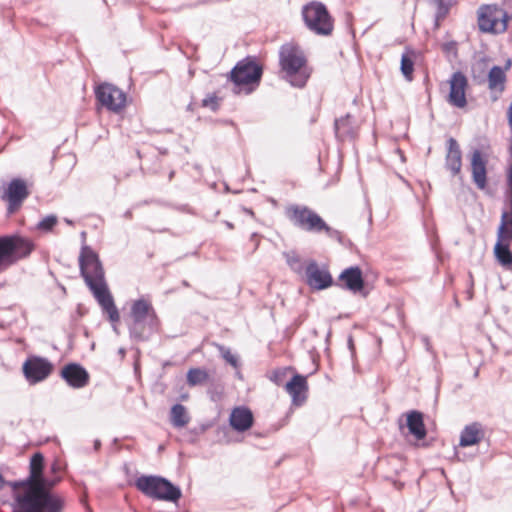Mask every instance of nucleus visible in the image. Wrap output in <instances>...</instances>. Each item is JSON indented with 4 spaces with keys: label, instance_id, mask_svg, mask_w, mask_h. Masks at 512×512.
<instances>
[{
    "label": "nucleus",
    "instance_id": "1a4fd4ad",
    "mask_svg": "<svg viewBox=\"0 0 512 512\" xmlns=\"http://www.w3.org/2000/svg\"><path fill=\"white\" fill-rule=\"evenodd\" d=\"M511 16L498 4H482L477 10L478 29L482 33L502 34Z\"/></svg>",
    "mask_w": 512,
    "mask_h": 512
},
{
    "label": "nucleus",
    "instance_id": "6e6552de",
    "mask_svg": "<svg viewBox=\"0 0 512 512\" xmlns=\"http://www.w3.org/2000/svg\"><path fill=\"white\" fill-rule=\"evenodd\" d=\"M35 244L19 234L0 236V266H11L29 257Z\"/></svg>",
    "mask_w": 512,
    "mask_h": 512
},
{
    "label": "nucleus",
    "instance_id": "2f4dec72",
    "mask_svg": "<svg viewBox=\"0 0 512 512\" xmlns=\"http://www.w3.org/2000/svg\"><path fill=\"white\" fill-rule=\"evenodd\" d=\"M292 367H281L274 369L268 374V379L277 386H284L288 373L293 372Z\"/></svg>",
    "mask_w": 512,
    "mask_h": 512
},
{
    "label": "nucleus",
    "instance_id": "393cba45",
    "mask_svg": "<svg viewBox=\"0 0 512 512\" xmlns=\"http://www.w3.org/2000/svg\"><path fill=\"white\" fill-rule=\"evenodd\" d=\"M485 437L483 425L480 422H473L466 425L460 434L459 445L469 447L480 443Z\"/></svg>",
    "mask_w": 512,
    "mask_h": 512
},
{
    "label": "nucleus",
    "instance_id": "f8f14e48",
    "mask_svg": "<svg viewBox=\"0 0 512 512\" xmlns=\"http://www.w3.org/2000/svg\"><path fill=\"white\" fill-rule=\"evenodd\" d=\"M334 286L342 290H347L354 295L358 294L364 298L369 295L363 272L357 265L345 268L339 274Z\"/></svg>",
    "mask_w": 512,
    "mask_h": 512
},
{
    "label": "nucleus",
    "instance_id": "aec40b11",
    "mask_svg": "<svg viewBox=\"0 0 512 512\" xmlns=\"http://www.w3.org/2000/svg\"><path fill=\"white\" fill-rule=\"evenodd\" d=\"M445 169L450 172L452 177L463 179L461 175L462 169V151L457 140L450 137L447 140V151L445 155Z\"/></svg>",
    "mask_w": 512,
    "mask_h": 512
},
{
    "label": "nucleus",
    "instance_id": "4d7b16f0",
    "mask_svg": "<svg viewBox=\"0 0 512 512\" xmlns=\"http://www.w3.org/2000/svg\"><path fill=\"white\" fill-rule=\"evenodd\" d=\"M85 237H86V232H85V231H83V232L81 233V238H83V240H85Z\"/></svg>",
    "mask_w": 512,
    "mask_h": 512
},
{
    "label": "nucleus",
    "instance_id": "e433bc0d",
    "mask_svg": "<svg viewBox=\"0 0 512 512\" xmlns=\"http://www.w3.org/2000/svg\"><path fill=\"white\" fill-rule=\"evenodd\" d=\"M501 241L502 243H508L511 244L512 242V228L507 227L504 223H500L498 229H497V240Z\"/></svg>",
    "mask_w": 512,
    "mask_h": 512
},
{
    "label": "nucleus",
    "instance_id": "8fccbe9b",
    "mask_svg": "<svg viewBox=\"0 0 512 512\" xmlns=\"http://www.w3.org/2000/svg\"><path fill=\"white\" fill-rule=\"evenodd\" d=\"M348 344H349V347L352 348L353 347V340H352V337L350 336L349 339H348Z\"/></svg>",
    "mask_w": 512,
    "mask_h": 512
},
{
    "label": "nucleus",
    "instance_id": "20e7f679",
    "mask_svg": "<svg viewBox=\"0 0 512 512\" xmlns=\"http://www.w3.org/2000/svg\"><path fill=\"white\" fill-rule=\"evenodd\" d=\"M160 327V319L152 303L139 298L131 304L128 322L130 339L134 342L148 341Z\"/></svg>",
    "mask_w": 512,
    "mask_h": 512
},
{
    "label": "nucleus",
    "instance_id": "58836bf2",
    "mask_svg": "<svg viewBox=\"0 0 512 512\" xmlns=\"http://www.w3.org/2000/svg\"><path fill=\"white\" fill-rule=\"evenodd\" d=\"M202 106L210 108L211 111L216 112L220 105H219V98L215 93L208 94L203 100H202Z\"/></svg>",
    "mask_w": 512,
    "mask_h": 512
},
{
    "label": "nucleus",
    "instance_id": "5fc2aeb1",
    "mask_svg": "<svg viewBox=\"0 0 512 512\" xmlns=\"http://www.w3.org/2000/svg\"><path fill=\"white\" fill-rule=\"evenodd\" d=\"M507 227H511L512 228V219L507 220Z\"/></svg>",
    "mask_w": 512,
    "mask_h": 512
},
{
    "label": "nucleus",
    "instance_id": "ddd939ff",
    "mask_svg": "<svg viewBox=\"0 0 512 512\" xmlns=\"http://www.w3.org/2000/svg\"><path fill=\"white\" fill-rule=\"evenodd\" d=\"M304 280L312 290L321 291L335 285V281L327 266H320L311 259L305 265Z\"/></svg>",
    "mask_w": 512,
    "mask_h": 512
},
{
    "label": "nucleus",
    "instance_id": "6e6d98bb",
    "mask_svg": "<svg viewBox=\"0 0 512 512\" xmlns=\"http://www.w3.org/2000/svg\"><path fill=\"white\" fill-rule=\"evenodd\" d=\"M226 225H227V227H228V228H230V229H233V227H234V226H233V224H232V223H230V222H227V223H226Z\"/></svg>",
    "mask_w": 512,
    "mask_h": 512
},
{
    "label": "nucleus",
    "instance_id": "3c124183",
    "mask_svg": "<svg viewBox=\"0 0 512 512\" xmlns=\"http://www.w3.org/2000/svg\"><path fill=\"white\" fill-rule=\"evenodd\" d=\"M174 175H175V172H174V171H171V172L169 173V176H168L169 180H172V178L174 177Z\"/></svg>",
    "mask_w": 512,
    "mask_h": 512
},
{
    "label": "nucleus",
    "instance_id": "c03bdc74",
    "mask_svg": "<svg viewBox=\"0 0 512 512\" xmlns=\"http://www.w3.org/2000/svg\"><path fill=\"white\" fill-rule=\"evenodd\" d=\"M6 480L4 479L3 475L0 473V490L4 488L6 485Z\"/></svg>",
    "mask_w": 512,
    "mask_h": 512
},
{
    "label": "nucleus",
    "instance_id": "ea45409f",
    "mask_svg": "<svg viewBox=\"0 0 512 512\" xmlns=\"http://www.w3.org/2000/svg\"><path fill=\"white\" fill-rule=\"evenodd\" d=\"M505 203L508 206V209L502 211L500 223L505 222V225H507V220L512 219V201L511 199L505 198Z\"/></svg>",
    "mask_w": 512,
    "mask_h": 512
},
{
    "label": "nucleus",
    "instance_id": "cd10ccee",
    "mask_svg": "<svg viewBox=\"0 0 512 512\" xmlns=\"http://www.w3.org/2000/svg\"><path fill=\"white\" fill-rule=\"evenodd\" d=\"M413 55H414V51L407 48L401 56L400 70H401L402 75L404 76V78L407 81L413 80V72H414Z\"/></svg>",
    "mask_w": 512,
    "mask_h": 512
},
{
    "label": "nucleus",
    "instance_id": "c756f323",
    "mask_svg": "<svg viewBox=\"0 0 512 512\" xmlns=\"http://www.w3.org/2000/svg\"><path fill=\"white\" fill-rule=\"evenodd\" d=\"M189 422V416L184 405L174 404L171 408V423L174 427H184Z\"/></svg>",
    "mask_w": 512,
    "mask_h": 512
},
{
    "label": "nucleus",
    "instance_id": "c9c22d12",
    "mask_svg": "<svg viewBox=\"0 0 512 512\" xmlns=\"http://www.w3.org/2000/svg\"><path fill=\"white\" fill-rule=\"evenodd\" d=\"M219 351L223 357V359L229 363L232 367H234L235 369H238L240 367V361H239V358L232 354V352L230 351L229 348L223 346V345H219Z\"/></svg>",
    "mask_w": 512,
    "mask_h": 512
},
{
    "label": "nucleus",
    "instance_id": "4be33fe9",
    "mask_svg": "<svg viewBox=\"0 0 512 512\" xmlns=\"http://www.w3.org/2000/svg\"><path fill=\"white\" fill-rule=\"evenodd\" d=\"M254 423L252 411L246 406H237L232 409L229 416V424L238 433L248 431Z\"/></svg>",
    "mask_w": 512,
    "mask_h": 512
},
{
    "label": "nucleus",
    "instance_id": "7ed1b4c3",
    "mask_svg": "<svg viewBox=\"0 0 512 512\" xmlns=\"http://www.w3.org/2000/svg\"><path fill=\"white\" fill-rule=\"evenodd\" d=\"M279 67L281 79L294 88H304L312 74L304 51L294 43H284L280 46Z\"/></svg>",
    "mask_w": 512,
    "mask_h": 512
},
{
    "label": "nucleus",
    "instance_id": "423d86ee",
    "mask_svg": "<svg viewBox=\"0 0 512 512\" xmlns=\"http://www.w3.org/2000/svg\"><path fill=\"white\" fill-rule=\"evenodd\" d=\"M301 16L305 27L317 36L329 37L334 31V18L326 5L320 1H310L302 6Z\"/></svg>",
    "mask_w": 512,
    "mask_h": 512
},
{
    "label": "nucleus",
    "instance_id": "4468645a",
    "mask_svg": "<svg viewBox=\"0 0 512 512\" xmlns=\"http://www.w3.org/2000/svg\"><path fill=\"white\" fill-rule=\"evenodd\" d=\"M97 101L107 110L118 113L126 105V94L109 83H102L95 89Z\"/></svg>",
    "mask_w": 512,
    "mask_h": 512
},
{
    "label": "nucleus",
    "instance_id": "a878e982",
    "mask_svg": "<svg viewBox=\"0 0 512 512\" xmlns=\"http://www.w3.org/2000/svg\"><path fill=\"white\" fill-rule=\"evenodd\" d=\"M406 427L409 433L417 440H423L427 435L424 415L418 410H411L406 413Z\"/></svg>",
    "mask_w": 512,
    "mask_h": 512
},
{
    "label": "nucleus",
    "instance_id": "79ce46f5",
    "mask_svg": "<svg viewBox=\"0 0 512 512\" xmlns=\"http://www.w3.org/2000/svg\"><path fill=\"white\" fill-rule=\"evenodd\" d=\"M452 49H456V43L455 42H447L443 45V51L449 52Z\"/></svg>",
    "mask_w": 512,
    "mask_h": 512
},
{
    "label": "nucleus",
    "instance_id": "37998d69",
    "mask_svg": "<svg viewBox=\"0 0 512 512\" xmlns=\"http://www.w3.org/2000/svg\"><path fill=\"white\" fill-rule=\"evenodd\" d=\"M59 469H60V465H59L58 461H56V460H55V461L51 464V466H50V470H51V472H52V473H57V472L59 471Z\"/></svg>",
    "mask_w": 512,
    "mask_h": 512
},
{
    "label": "nucleus",
    "instance_id": "864d4df0",
    "mask_svg": "<svg viewBox=\"0 0 512 512\" xmlns=\"http://www.w3.org/2000/svg\"><path fill=\"white\" fill-rule=\"evenodd\" d=\"M65 222L68 224V225H73V221L68 219V218H65Z\"/></svg>",
    "mask_w": 512,
    "mask_h": 512
},
{
    "label": "nucleus",
    "instance_id": "49530a36",
    "mask_svg": "<svg viewBox=\"0 0 512 512\" xmlns=\"http://www.w3.org/2000/svg\"><path fill=\"white\" fill-rule=\"evenodd\" d=\"M244 212H245L246 214H248V215L252 216V217H254V215H255V214H254V212H253V210H252V209H250V208H244Z\"/></svg>",
    "mask_w": 512,
    "mask_h": 512
},
{
    "label": "nucleus",
    "instance_id": "dca6fc26",
    "mask_svg": "<svg viewBox=\"0 0 512 512\" xmlns=\"http://www.w3.org/2000/svg\"><path fill=\"white\" fill-rule=\"evenodd\" d=\"M29 194L30 191L27 187L26 181L21 178H13L1 196L2 200L8 203V213H14L22 205Z\"/></svg>",
    "mask_w": 512,
    "mask_h": 512
},
{
    "label": "nucleus",
    "instance_id": "09e8293b",
    "mask_svg": "<svg viewBox=\"0 0 512 512\" xmlns=\"http://www.w3.org/2000/svg\"><path fill=\"white\" fill-rule=\"evenodd\" d=\"M124 217L125 218H132V211L131 210H127L125 213H124Z\"/></svg>",
    "mask_w": 512,
    "mask_h": 512
},
{
    "label": "nucleus",
    "instance_id": "4c0bfd02",
    "mask_svg": "<svg viewBox=\"0 0 512 512\" xmlns=\"http://www.w3.org/2000/svg\"><path fill=\"white\" fill-rule=\"evenodd\" d=\"M437 4L436 20L444 19L449 12L452 0H435Z\"/></svg>",
    "mask_w": 512,
    "mask_h": 512
},
{
    "label": "nucleus",
    "instance_id": "f3484780",
    "mask_svg": "<svg viewBox=\"0 0 512 512\" xmlns=\"http://www.w3.org/2000/svg\"><path fill=\"white\" fill-rule=\"evenodd\" d=\"M449 83L447 101L454 107L464 108L467 105L466 90L468 79L462 71L452 73Z\"/></svg>",
    "mask_w": 512,
    "mask_h": 512
},
{
    "label": "nucleus",
    "instance_id": "39448f33",
    "mask_svg": "<svg viewBox=\"0 0 512 512\" xmlns=\"http://www.w3.org/2000/svg\"><path fill=\"white\" fill-rule=\"evenodd\" d=\"M262 75L263 67L257 58L247 56L235 64L227 78L234 85V93H239L243 88L245 94H250L259 86Z\"/></svg>",
    "mask_w": 512,
    "mask_h": 512
},
{
    "label": "nucleus",
    "instance_id": "f704fd0d",
    "mask_svg": "<svg viewBox=\"0 0 512 512\" xmlns=\"http://www.w3.org/2000/svg\"><path fill=\"white\" fill-rule=\"evenodd\" d=\"M58 219L57 216L51 214L44 217L42 220H40L37 224V229L42 232H51L55 225L57 224Z\"/></svg>",
    "mask_w": 512,
    "mask_h": 512
},
{
    "label": "nucleus",
    "instance_id": "f03ea898",
    "mask_svg": "<svg viewBox=\"0 0 512 512\" xmlns=\"http://www.w3.org/2000/svg\"><path fill=\"white\" fill-rule=\"evenodd\" d=\"M55 486H32L23 488L14 497L13 512H63L65 498L54 492Z\"/></svg>",
    "mask_w": 512,
    "mask_h": 512
},
{
    "label": "nucleus",
    "instance_id": "0eeeda50",
    "mask_svg": "<svg viewBox=\"0 0 512 512\" xmlns=\"http://www.w3.org/2000/svg\"><path fill=\"white\" fill-rule=\"evenodd\" d=\"M135 486L145 496L155 500L176 503L182 496L180 487L162 476L142 475L136 479Z\"/></svg>",
    "mask_w": 512,
    "mask_h": 512
},
{
    "label": "nucleus",
    "instance_id": "f257e3e1",
    "mask_svg": "<svg viewBox=\"0 0 512 512\" xmlns=\"http://www.w3.org/2000/svg\"><path fill=\"white\" fill-rule=\"evenodd\" d=\"M80 275L100 305L103 313L114 325L119 322L120 314L114 298L105 280V271L99 255L88 245H83L79 255Z\"/></svg>",
    "mask_w": 512,
    "mask_h": 512
},
{
    "label": "nucleus",
    "instance_id": "5701e85b",
    "mask_svg": "<svg viewBox=\"0 0 512 512\" xmlns=\"http://www.w3.org/2000/svg\"><path fill=\"white\" fill-rule=\"evenodd\" d=\"M335 137L340 142L354 140L357 136V126L355 117L350 113L335 119L334 121Z\"/></svg>",
    "mask_w": 512,
    "mask_h": 512
},
{
    "label": "nucleus",
    "instance_id": "412c9836",
    "mask_svg": "<svg viewBox=\"0 0 512 512\" xmlns=\"http://www.w3.org/2000/svg\"><path fill=\"white\" fill-rule=\"evenodd\" d=\"M285 390L292 398V404L300 407L307 400L308 382L307 377L295 373L284 385Z\"/></svg>",
    "mask_w": 512,
    "mask_h": 512
},
{
    "label": "nucleus",
    "instance_id": "a211bd4d",
    "mask_svg": "<svg viewBox=\"0 0 512 512\" xmlns=\"http://www.w3.org/2000/svg\"><path fill=\"white\" fill-rule=\"evenodd\" d=\"M488 159L479 149H474L470 157L471 178L475 186L482 191L487 188Z\"/></svg>",
    "mask_w": 512,
    "mask_h": 512
},
{
    "label": "nucleus",
    "instance_id": "de8ad7c7",
    "mask_svg": "<svg viewBox=\"0 0 512 512\" xmlns=\"http://www.w3.org/2000/svg\"><path fill=\"white\" fill-rule=\"evenodd\" d=\"M511 64H512V61L510 59L507 60V62L505 64V67H503L504 71L508 70L510 68Z\"/></svg>",
    "mask_w": 512,
    "mask_h": 512
},
{
    "label": "nucleus",
    "instance_id": "a18cd8bd",
    "mask_svg": "<svg viewBox=\"0 0 512 512\" xmlns=\"http://www.w3.org/2000/svg\"><path fill=\"white\" fill-rule=\"evenodd\" d=\"M100 447H101V441H100V440H98V439H96V440L94 441V450H95V451H98Z\"/></svg>",
    "mask_w": 512,
    "mask_h": 512
},
{
    "label": "nucleus",
    "instance_id": "603ef678",
    "mask_svg": "<svg viewBox=\"0 0 512 512\" xmlns=\"http://www.w3.org/2000/svg\"><path fill=\"white\" fill-rule=\"evenodd\" d=\"M258 237V234L257 233H252L251 234V240H255L256 238Z\"/></svg>",
    "mask_w": 512,
    "mask_h": 512
},
{
    "label": "nucleus",
    "instance_id": "c85d7f7f",
    "mask_svg": "<svg viewBox=\"0 0 512 512\" xmlns=\"http://www.w3.org/2000/svg\"><path fill=\"white\" fill-rule=\"evenodd\" d=\"M321 233H325L328 238L337 241L345 248H351L353 246V243L349 238H347L341 231L329 226L325 221L323 227H321Z\"/></svg>",
    "mask_w": 512,
    "mask_h": 512
},
{
    "label": "nucleus",
    "instance_id": "7c9ffc66",
    "mask_svg": "<svg viewBox=\"0 0 512 512\" xmlns=\"http://www.w3.org/2000/svg\"><path fill=\"white\" fill-rule=\"evenodd\" d=\"M209 379V374L205 369L191 368L187 372V383L190 386H196L205 383Z\"/></svg>",
    "mask_w": 512,
    "mask_h": 512
},
{
    "label": "nucleus",
    "instance_id": "6ab92c4d",
    "mask_svg": "<svg viewBox=\"0 0 512 512\" xmlns=\"http://www.w3.org/2000/svg\"><path fill=\"white\" fill-rule=\"evenodd\" d=\"M60 376L74 389L85 387L90 379L88 371L82 365L74 362L64 365Z\"/></svg>",
    "mask_w": 512,
    "mask_h": 512
},
{
    "label": "nucleus",
    "instance_id": "2eb2a0df",
    "mask_svg": "<svg viewBox=\"0 0 512 512\" xmlns=\"http://www.w3.org/2000/svg\"><path fill=\"white\" fill-rule=\"evenodd\" d=\"M25 379L35 385L47 379L53 371V364L44 357L29 356L22 366Z\"/></svg>",
    "mask_w": 512,
    "mask_h": 512
},
{
    "label": "nucleus",
    "instance_id": "bb28decb",
    "mask_svg": "<svg viewBox=\"0 0 512 512\" xmlns=\"http://www.w3.org/2000/svg\"><path fill=\"white\" fill-rule=\"evenodd\" d=\"M493 254L495 260L499 265H501L505 269H509L512 267V251L510 249V244L502 243L501 241H496L493 249Z\"/></svg>",
    "mask_w": 512,
    "mask_h": 512
},
{
    "label": "nucleus",
    "instance_id": "9d476101",
    "mask_svg": "<svg viewBox=\"0 0 512 512\" xmlns=\"http://www.w3.org/2000/svg\"><path fill=\"white\" fill-rule=\"evenodd\" d=\"M285 215L296 228L312 234H320L324 219L305 205L292 204L285 209Z\"/></svg>",
    "mask_w": 512,
    "mask_h": 512
},
{
    "label": "nucleus",
    "instance_id": "13d9d810",
    "mask_svg": "<svg viewBox=\"0 0 512 512\" xmlns=\"http://www.w3.org/2000/svg\"><path fill=\"white\" fill-rule=\"evenodd\" d=\"M183 285H184V286H186V287H188V286H189L188 282H187V281H185V280L183 281Z\"/></svg>",
    "mask_w": 512,
    "mask_h": 512
},
{
    "label": "nucleus",
    "instance_id": "b1692460",
    "mask_svg": "<svg viewBox=\"0 0 512 512\" xmlns=\"http://www.w3.org/2000/svg\"><path fill=\"white\" fill-rule=\"evenodd\" d=\"M506 80L507 77L503 67L498 65L491 67L487 75V82L493 101H497L499 95L504 92Z\"/></svg>",
    "mask_w": 512,
    "mask_h": 512
},
{
    "label": "nucleus",
    "instance_id": "a19ab883",
    "mask_svg": "<svg viewBox=\"0 0 512 512\" xmlns=\"http://www.w3.org/2000/svg\"><path fill=\"white\" fill-rule=\"evenodd\" d=\"M507 119H508V125L511 130V136H512V102L510 103L508 110H507Z\"/></svg>",
    "mask_w": 512,
    "mask_h": 512
},
{
    "label": "nucleus",
    "instance_id": "72a5a7b5",
    "mask_svg": "<svg viewBox=\"0 0 512 512\" xmlns=\"http://www.w3.org/2000/svg\"><path fill=\"white\" fill-rule=\"evenodd\" d=\"M510 162L506 171V190L505 198L511 199L512 201V136L510 137L509 143Z\"/></svg>",
    "mask_w": 512,
    "mask_h": 512
},
{
    "label": "nucleus",
    "instance_id": "9b49d317",
    "mask_svg": "<svg viewBox=\"0 0 512 512\" xmlns=\"http://www.w3.org/2000/svg\"><path fill=\"white\" fill-rule=\"evenodd\" d=\"M45 458L41 452H35L29 462V475L22 480L11 483L13 488H26L34 486H56L61 478H48L44 474Z\"/></svg>",
    "mask_w": 512,
    "mask_h": 512
},
{
    "label": "nucleus",
    "instance_id": "473e14b6",
    "mask_svg": "<svg viewBox=\"0 0 512 512\" xmlns=\"http://www.w3.org/2000/svg\"><path fill=\"white\" fill-rule=\"evenodd\" d=\"M286 262L289 267L296 272L297 274H301L305 272V265L300 258V256L293 252L291 254H286Z\"/></svg>",
    "mask_w": 512,
    "mask_h": 512
}]
</instances>
